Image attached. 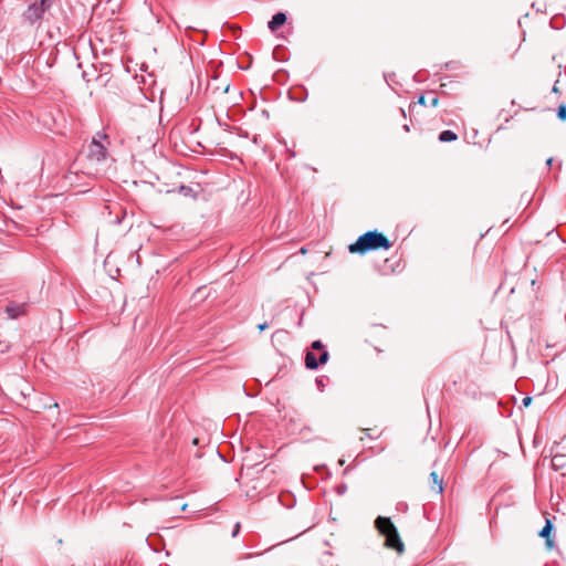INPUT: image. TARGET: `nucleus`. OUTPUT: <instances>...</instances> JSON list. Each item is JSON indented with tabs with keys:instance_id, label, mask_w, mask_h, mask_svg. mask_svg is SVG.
I'll return each mask as SVG.
<instances>
[{
	"instance_id": "obj_15",
	"label": "nucleus",
	"mask_w": 566,
	"mask_h": 566,
	"mask_svg": "<svg viewBox=\"0 0 566 566\" xmlns=\"http://www.w3.org/2000/svg\"><path fill=\"white\" fill-rule=\"evenodd\" d=\"M563 460H564V457L563 455H555L552 460V463H553V467L557 468V467H562L563 465Z\"/></svg>"
},
{
	"instance_id": "obj_2",
	"label": "nucleus",
	"mask_w": 566,
	"mask_h": 566,
	"mask_svg": "<svg viewBox=\"0 0 566 566\" xmlns=\"http://www.w3.org/2000/svg\"><path fill=\"white\" fill-rule=\"evenodd\" d=\"M51 6L52 0H35L28 6L23 18L30 24H34L43 19L44 13L50 10Z\"/></svg>"
},
{
	"instance_id": "obj_17",
	"label": "nucleus",
	"mask_w": 566,
	"mask_h": 566,
	"mask_svg": "<svg viewBox=\"0 0 566 566\" xmlns=\"http://www.w3.org/2000/svg\"><path fill=\"white\" fill-rule=\"evenodd\" d=\"M268 326H269L268 323L264 322L262 324H259L258 328H259L260 332H263V331H265L268 328Z\"/></svg>"
},
{
	"instance_id": "obj_7",
	"label": "nucleus",
	"mask_w": 566,
	"mask_h": 566,
	"mask_svg": "<svg viewBox=\"0 0 566 566\" xmlns=\"http://www.w3.org/2000/svg\"><path fill=\"white\" fill-rule=\"evenodd\" d=\"M286 22V14L283 12L275 13L271 21H269L268 27L269 29L274 32L276 31L281 25H283Z\"/></svg>"
},
{
	"instance_id": "obj_18",
	"label": "nucleus",
	"mask_w": 566,
	"mask_h": 566,
	"mask_svg": "<svg viewBox=\"0 0 566 566\" xmlns=\"http://www.w3.org/2000/svg\"><path fill=\"white\" fill-rule=\"evenodd\" d=\"M532 401V398L531 397H525L523 398L522 402H523V406L527 407Z\"/></svg>"
},
{
	"instance_id": "obj_9",
	"label": "nucleus",
	"mask_w": 566,
	"mask_h": 566,
	"mask_svg": "<svg viewBox=\"0 0 566 566\" xmlns=\"http://www.w3.org/2000/svg\"><path fill=\"white\" fill-rule=\"evenodd\" d=\"M553 531V524L549 520H546L545 526L539 532V536L546 539V546L551 549L554 546V542L551 538V533Z\"/></svg>"
},
{
	"instance_id": "obj_14",
	"label": "nucleus",
	"mask_w": 566,
	"mask_h": 566,
	"mask_svg": "<svg viewBox=\"0 0 566 566\" xmlns=\"http://www.w3.org/2000/svg\"><path fill=\"white\" fill-rule=\"evenodd\" d=\"M557 116L562 120L566 119V106L565 105L558 106V108H557Z\"/></svg>"
},
{
	"instance_id": "obj_23",
	"label": "nucleus",
	"mask_w": 566,
	"mask_h": 566,
	"mask_svg": "<svg viewBox=\"0 0 566 566\" xmlns=\"http://www.w3.org/2000/svg\"><path fill=\"white\" fill-rule=\"evenodd\" d=\"M401 504L397 505V509L403 510V506H400Z\"/></svg>"
},
{
	"instance_id": "obj_12",
	"label": "nucleus",
	"mask_w": 566,
	"mask_h": 566,
	"mask_svg": "<svg viewBox=\"0 0 566 566\" xmlns=\"http://www.w3.org/2000/svg\"><path fill=\"white\" fill-rule=\"evenodd\" d=\"M432 485L431 489L434 490L437 493L441 494L443 492V481L439 478L437 472H431L430 474Z\"/></svg>"
},
{
	"instance_id": "obj_1",
	"label": "nucleus",
	"mask_w": 566,
	"mask_h": 566,
	"mask_svg": "<svg viewBox=\"0 0 566 566\" xmlns=\"http://www.w3.org/2000/svg\"><path fill=\"white\" fill-rule=\"evenodd\" d=\"M378 249H389V240L377 231H368L348 245V251L357 254H365Z\"/></svg>"
},
{
	"instance_id": "obj_20",
	"label": "nucleus",
	"mask_w": 566,
	"mask_h": 566,
	"mask_svg": "<svg viewBox=\"0 0 566 566\" xmlns=\"http://www.w3.org/2000/svg\"><path fill=\"white\" fill-rule=\"evenodd\" d=\"M374 431L373 429H366V430H363V432L366 434V436H370V432Z\"/></svg>"
},
{
	"instance_id": "obj_10",
	"label": "nucleus",
	"mask_w": 566,
	"mask_h": 566,
	"mask_svg": "<svg viewBox=\"0 0 566 566\" xmlns=\"http://www.w3.org/2000/svg\"><path fill=\"white\" fill-rule=\"evenodd\" d=\"M322 365L319 363V357L317 358L313 350H307L305 354V366L311 370H315L318 366Z\"/></svg>"
},
{
	"instance_id": "obj_4",
	"label": "nucleus",
	"mask_w": 566,
	"mask_h": 566,
	"mask_svg": "<svg viewBox=\"0 0 566 566\" xmlns=\"http://www.w3.org/2000/svg\"><path fill=\"white\" fill-rule=\"evenodd\" d=\"M374 525L378 533L385 537L384 546L389 548V517L378 516Z\"/></svg>"
},
{
	"instance_id": "obj_22",
	"label": "nucleus",
	"mask_w": 566,
	"mask_h": 566,
	"mask_svg": "<svg viewBox=\"0 0 566 566\" xmlns=\"http://www.w3.org/2000/svg\"><path fill=\"white\" fill-rule=\"evenodd\" d=\"M401 504L397 505V509L403 510V506H400Z\"/></svg>"
},
{
	"instance_id": "obj_21",
	"label": "nucleus",
	"mask_w": 566,
	"mask_h": 566,
	"mask_svg": "<svg viewBox=\"0 0 566 566\" xmlns=\"http://www.w3.org/2000/svg\"><path fill=\"white\" fill-rule=\"evenodd\" d=\"M553 163V158H548L547 161H546V165L549 167Z\"/></svg>"
},
{
	"instance_id": "obj_6",
	"label": "nucleus",
	"mask_w": 566,
	"mask_h": 566,
	"mask_svg": "<svg viewBox=\"0 0 566 566\" xmlns=\"http://www.w3.org/2000/svg\"><path fill=\"white\" fill-rule=\"evenodd\" d=\"M391 549H395L398 554L405 552V545L399 536L397 527L391 522Z\"/></svg>"
},
{
	"instance_id": "obj_13",
	"label": "nucleus",
	"mask_w": 566,
	"mask_h": 566,
	"mask_svg": "<svg viewBox=\"0 0 566 566\" xmlns=\"http://www.w3.org/2000/svg\"><path fill=\"white\" fill-rule=\"evenodd\" d=\"M458 138L457 134L452 130H443L439 135V140L442 143L453 142Z\"/></svg>"
},
{
	"instance_id": "obj_3",
	"label": "nucleus",
	"mask_w": 566,
	"mask_h": 566,
	"mask_svg": "<svg viewBox=\"0 0 566 566\" xmlns=\"http://www.w3.org/2000/svg\"><path fill=\"white\" fill-rule=\"evenodd\" d=\"M107 136L103 133H97L88 146V157L96 161L104 160L107 155V148L102 143V139H106Z\"/></svg>"
},
{
	"instance_id": "obj_8",
	"label": "nucleus",
	"mask_w": 566,
	"mask_h": 566,
	"mask_svg": "<svg viewBox=\"0 0 566 566\" xmlns=\"http://www.w3.org/2000/svg\"><path fill=\"white\" fill-rule=\"evenodd\" d=\"M311 350H318L319 352V363L326 364L328 360V352L325 349L324 344L321 340H314L311 345Z\"/></svg>"
},
{
	"instance_id": "obj_11",
	"label": "nucleus",
	"mask_w": 566,
	"mask_h": 566,
	"mask_svg": "<svg viewBox=\"0 0 566 566\" xmlns=\"http://www.w3.org/2000/svg\"><path fill=\"white\" fill-rule=\"evenodd\" d=\"M6 312L10 318H18L20 315L24 314V305H9L7 306Z\"/></svg>"
},
{
	"instance_id": "obj_5",
	"label": "nucleus",
	"mask_w": 566,
	"mask_h": 566,
	"mask_svg": "<svg viewBox=\"0 0 566 566\" xmlns=\"http://www.w3.org/2000/svg\"><path fill=\"white\" fill-rule=\"evenodd\" d=\"M439 103L438 94L434 91H428L421 94L418 98V102L413 105H410V107H415L417 104L422 106H430V107H437Z\"/></svg>"
},
{
	"instance_id": "obj_16",
	"label": "nucleus",
	"mask_w": 566,
	"mask_h": 566,
	"mask_svg": "<svg viewBox=\"0 0 566 566\" xmlns=\"http://www.w3.org/2000/svg\"><path fill=\"white\" fill-rule=\"evenodd\" d=\"M375 270L380 274V275H386L387 272L379 265L375 264L374 265Z\"/></svg>"
},
{
	"instance_id": "obj_19",
	"label": "nucleus",
	"mask_w": 566,
	"mask_h": 566,
	"mask_svg": "<svg viewBox=\"0 0 566 566\" xmlns=\"http://www.w3.org/2000/svg\"><path fill=\"white\" fill-rule=\"evenodd\" d=\"M239 531H240V524H239V523H237V524H235V527L233 528L232 536H237V534L239 533Z\"/></svg>"
}]
</instances>
